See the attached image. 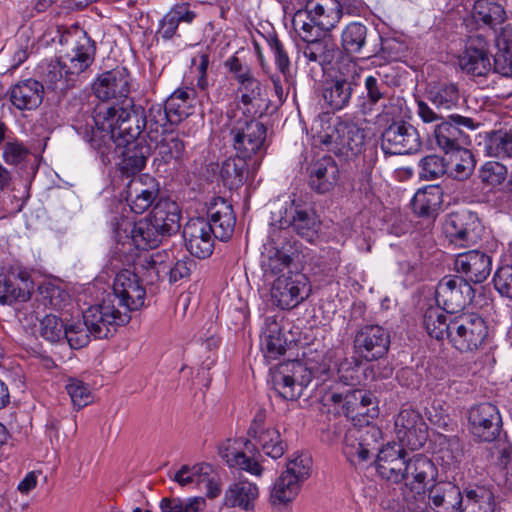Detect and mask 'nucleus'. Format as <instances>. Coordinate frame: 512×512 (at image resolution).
Returning a JSON list of instances; mask_svg holds the SVG:
<instances>
[{
    "label": "nucleus",
    "instance_id": "nucleus-8",
    "mask_svg": "<svg viewBox=\"0 0 512 512\" xmlns=\"http://www.w3.org/2000/svg\"><path fill=\"white\" fill-rule=\"evenodd\" d=\"M93 91L96 97L102 101L110 99H122L112 106H99L95 110L97 114L100 110L110 108L120 109L128 108L134 113H141L134 109V102L128 97L130 92V75L126 68H115L102 73L93 85ZM96 115H94L95 117Z\"/></svg>",
    "mask_w": 512,
    "mask_h": 512
},
{
    "label": "nucleus",
    "instance_id": "nucleus-55",
    "mask_svg": "<svg viewBox=\"0 0 512 512\" xmlns=\"http://www.w3.org/2000/svg\"><path fill=\"white\" fill-rule=\"evenodd\" d=\"M156 149L165 163H169L171 160L180 161L185 153L184 142L173 132L165 133L157 143Z\"/></svg>",
    "mask_w": 512,
    "mask_h": 512
},
{
    "label": "nucleus",
    "instance_id": "nucleus-20",
    "mask_svg": "<svg viewBox=\"0 0 512 512\" xmlns=\"http://www.w3.org/2000/svg\"><path fill=\"white\" fill-rule=\"evenodd\" d=\"M436 469L430 459L423 455H415L407 459L403 470V482L410 491L406 494L408 501L424 499L426 484L434 480Z\"/></svg>",
    "mask_w": 512,
    "mask_h": 512
},
{
    "label": "nucleus",
    "instance_id": "nucleus-42",
    "mask_svg": "<svg viewBox=\"0 0 512 512\" xmlns=\"http://www.w3.org/2000/svg\"><path fill=\"white\" fill-rule=\"evenodd\" d=\"M498 51L492 69L505 77H512V25L503 27L495 38Z\"/></svg>",
    "mask_w": 512,
    "mask_h": 512
},
{
    "label": "nucleus",
    "instance_id": "nucleus-26",
    "mask_svg": "<svg viewBox=\"0 0 512 512\" xmlns=\"http://www.w3.org/2000/svg\"><path fill=\"white\" fill-rule=\"evenodd\" d=\"M287 234V231L283 229H274L270 235L271 243L269 247H266V252L262 255L261 266L265 276H279L286 274L287 270L292 262V246L282 244L280 241L281 237Z\"/></svg>",
    "mask_w": 512,
    "mask_h": 512
},
{
    "label": "nucleus",
    "instance_id": "nucleus-15",
    "mask_svg": "<svg viewBox=\"0 0 512 512\" xmlns=\"http://www.w3.org/2000/svg\"><path fill=\"white\" fill-rule=\"evenodd\" d=\"M112 289V300H117L118 308L126 314L139 310L145 304L146 290L138 275L130 270L125 269L116 274Z\"/></svg>",
    "mask_w": 512,
    "mask_h": 512
},
{
    "label": "nucleus",
    "instance_id": "nucleus-23",
    "mask_svg": "<svg viewBox=\"0 0 512 512\" xmlns=\"http://www.w3.org/2000/svg\"><path fill=\"white\" fill-rule=\"evenodd\" d=\"M471 433L481 441L495 440L501 429L502 420L498 408L491 403H481L469 411Z\"/></svg>",
    "mask_w": 512,
    "mask_h": 512
},
{
    "label": "nucleus",
    "instance_id": "nucleus-57",
    "mask_svg": "<svg viewBox=\"0 0 512 512\" xmlns=\"http://www.w3.org/2000/svg\"><path fill=\"white\" fill-rule=\"evenodd\" d=\"M508 176L507 167L499 161H487L479 169L481 182L491 188L502 185Z\"/></svg>",
    "mask_w": 512,
    "mask_h": 512
},
{
    "label": "nucleus",
    "instance_id": "nucleus-49",
    "mask_svg": "<svg viewBox=\"0 0 512 512\" xmlns=\"http://www.w3.org/2000/svg\"><path fill=\"white\" fill-rule=\"evenodd\" d=\"M219 454L229 467L238 468L255 476H261L263 473V467L258 461L233 447L230 441L227 445L220 447Z\"/></svg>",
    "mask_w": 512,
    "mask_h": 512
},
{
    "label": "nucleus",
    "instance_id": "nucleus-16",
    "mask_svg": "<svg viewBox=\"0 0 512 512\" xmlns=\"http://www.w3.org/2000/svg\"><path fill=\"white\" fill-rule=\"evenodd\" d=\"M390 346V335L379 325H364L359 328L353 339V350L358 358L375 361L384 357Z\"/></svg>",
    "mask_w": 512,
    "mask_h": 512
},
{
    "label": "nucleus",
    "instance_id": "nucleus-28",
    "mask_svg": "<svg viewBox=\"0 0 512 512\" xmlns=\"http://www.w3.org/2000/svg\"><path fill=\"white\" fill-rule=\"evenodd\" d=\"M389 94V86L386 75L375 71L364 78V90L357 97L356 108L360 115L371 116L376 111L377 105L386 100Z\"/></svg>",
    "mask_w": 512,
    "mask_h": 512
},
{
    "label": "nucleus",
    "instance_id": "nucleus-6",
    "mask_svg": "<svg viewBox=\"0 0 512 512\" xmlns=\"http://www.w3.org/2000/svg\"><path fill=\"white\" fill-rule=\"evenodd\" d=\"M229 136L238 156L250 159L265 151L266 126L259 117L227 116Z\"/></svg>",
    "mask_w": 512,
    "mask_h": 512
},
{
    "label": "nucleus",
    "instance_id": "nucleus-32",
    "mask_svg": "<svg viewBox=\"0 0 512 512\" xmlns=\"http://www.w3.org/2000/svg\"><path fill=\"white\" fill-rule=\"evenodd\" d=\"M260 496L256 483L248 479H238L226 489L223 505L228 508H239L246 512H253Z\"/></svg>",
    "mask_w": 512,
    "mask_h": 512
},
{
    "label": "nucleus",
    "instance_id": "nucleus-3",
    "mask_svg": "<svg viewBox=\"0 0 512 512\" xmlns=\"http://www.w3.org/2000/svg\"><path fill=\"white\" fill-rule=\"evenodd\" d=\"M416 113L424 124L431 125L435 143L445 154L467 144L468 136L463 128L475 130L478 127L472 118L459 114L444 118L423 100L417 101Z\"/></svg>",
    "mask_w": 512,
    "mask_h": 512
},
{
    "label": "nucleus",
    "instance_id": "nucleus-53",
    "mask_svg": "<svg viewBox=\"0 0 512 512\" xmlns=\"http://www.w3.org/2000/svg\"><path fill=\"white\" fill-rule=\"evenodd\" d=\"M367 27L360 22L349 23L342 31L341 45L347 53H360L366 45Z\"/></svg>",
    "mask_w": 512,
    "mask_h": 512
},
{
    "label": "nucleus",
    "instance_id": "nucleus-59",
    "mask_svg": "<svg viewBox=\"0 0 512 512\" xmlns=\"http://www.w3.org/2000/svg\"><path fill=\"white\" fill-rule=\"evenodd\" d=\"M210 470V464L198 463L193 466L183 465L173 477L180 486L195 484L201 488L202 477Z\"/></svg>",
    "mask_w": 512,
    "mask_h": 512
},
{
    "label": "nucleus",
    "instance_id": "nucleus-22",
    "mask_svg": "<svg viewBox=\"0 0 512 512\" xmlns=\"http://www.w3.org/2000/svg\"><path fill=\"white\" fill-rule=\"evenodd\" d=\"M460 68L474 76H485L492 70L489 54V43L483 35H471L465 50L459 56Z\"/></svg>",
    "mask_w": 512,
    "mask_h": 512
},
{
    "label": "nucleus",
    "instance_id": "nucleus-61",
    "mask_svg": "<svg viewBox=\"0 0 512 512\" xmlns=\"http://www.w3.org/2000/svg\"><path fill=\"white\" fill-rule=\"evenodd\" d=\"M40 335L51 343L64 340L65 325L61 318L56 315L49 314L43 317L39 325Z\"/></svg>",
    "mask_w": 512,
    "mask_h": 512
},
{
    "label": "nucleus",
    "instance_id": "nucleus-24",
    "mask_svg": "<svg viewBox=\"0 0 512 512\" xmlns=\"http://www.w3.org/2000/svg\"><path fill=\"white\" fill-rule=\"evenodd\" d=\"M159 195V184L148 174L133 177L127 184L126 201L131 211L144 213Z\"/></svg>",
    "mask_w": 512,
    "mask_h": 512
},
{
    "label": "nucleus",
    "instance_id": "nucleus-50",
    "mask_svg": "<svg viewBox=\"0 0 512 512\" xmlns=\"http://www.w3.org/2000/svg\"><path fill=\"white\" fill-rule=\"evenodd\" d=\"M473 16L477 21L495 29L506 20L503 6L491 0H477L473 6Z\"/></svg>",
    "mask_w": 512,
    "mask_h": 512
},
{
    "label": "nucleus",
    "instance_id": "nucleus-35",
    "mask_svg": "<svg viewBox=\"0 0 512 512\" xmlns=\"http://www.w3.org/2000/svg\"><path fill=\"white\" fill-rule=\"evenodd\" d=\"M305 8L311 22L321 31H330L342 17V6L338 0H308Z\"/></svg>",
    "mask_w": 512,
    "mask_h": 512
},
{
    "label": "nucleus",
    "instance_id": "nucleus-54",
    "mask_svg": "<svg viewBox=\"0 0 512 512\" xmlns=\"http://www.w3.org/2000/svg\"><path fill=\"white\" fill-rule=\"evenodd\" d=\"M30 298L27 282L15 283L4 274H0V304L25 302Z\"/></svg>",
    "mask_w": 512,
    "mask_h": 512
},
{
    "label": "nucleus",
    "instance_id": "nucleus-11",
    "mask_svg": "<svg viewBox=\"0 0 512 512\" xmlns=\"http://www.w3.org/2000/svg\"><path fill=\"white\" fill-rule=\"evenodd\" d=\"M83 319L95 338L104 339L113 335L118 326L128 323L130 315L116 307L108 296L102 303L89 307L83 313Z\"/></svg>",
    "mask_w": 512,
    "mask_h": 512
},
{
    "label": "nucleus",
    "instance_id": "nucleus-64",
    "mask_svg": "<svg viewBox=\"0 0 512 512\" xmlns=\"http://www.w3.org/2000/svg\"><path fill=\"white\" fill-rule=\"evenodd\" d=\"M292 23L304 42L308 40H315V38L320 36V33L318 32L319 29L315 23L311 22L306 8L305 10H298L294 14Z\"/></svg>",
    "mask_w": 512,
    "mask_h": 512
},
{
    "label": "nucleus",
    "instance_id": "nucleus-18",
    "mask_svg": "<svg viewBox=\"0 0 512 512\" xmlns=\"http://www.w3.org/2000/svg\"><path fill=\"white\" fill-rule=\"evenodd\" d=\"M395 434L399 445L417 450L423 447L427 440L428 427L417 410L403 408L395 418Z\"/></svg>",
    "mask_w": 512,
    "mask_h": 512
},
{
    "label": "nucleus",
    "instance_id": "nucleus-44",
    "mask_svg": "<svg viewBox=\"0 0 512 512\" xmlns=\"http://www.w3.org/2000/svg\"><path fill=\"white\" fill-rule=\"evenodd\" d=\"M484 152L493 158H512V128L488 132L484 138Z\"/></svg>",
    "mask_w": 512,
    "mask_h": 512
},
{
    "label": "nucleus",
    "instance_id": "nucleus-37",
    "mask_svg": "<svg viewBox=\"0 0 512 512\" xmlns=\"http://www.w3.org/2000/svg\"><path fill=\"white\" fill-rule=\"evenodd\" d=\"M427 100L437 111H451L460 107L461 93L459 86L450 81H436L426 89Z\"/></svg>",
    "mask_w": 512,
    "mask_h": 512
},
{
    "label": "nucleus",
    "instance_id": "nucleus-56",
    "mask_svg": "<svg viewBox=\"0 0 512 512\" xmlns=\"http://www.w3.org/2000/svg\"><path fill=\"white\" fill-rule=\"evenodd\" d=\"M38 292V301L52 309H61L70 300V295L64 289L52 283L42 284Z\"/></svg>",
    "mask_w": 512,
    "mask_h": 512
},
{
    "label": "nucleus",
    "instance_id": "nucleus-40",
    "mask_svg": "<svg viewBox=\"0 0 512 512\" xmlns=\"http://www.w3.org/2000/svg\"><path fill=\"white\" fill-rule=\"evenodd\" d=\"M352 92V83L347 79H331L323 87L322 98L328 108L339 111L349 104Z\"/></svg>",
    "mask_w": 512,
    "mask_h": 512
},
{
    "label": "nucleus",
    "instance_id": "nucleus-60",
    "mask_svg": "<svg viewBox=\"0 0 512 512\" xmlns=\"http://www.w3.org/2000/svg\"><path fill=\"white\" fill-rule=\"evenodd\" d=\"M90 328L86 325L85 321H72L65 324V336L70 347L73 349H80L86 346L90 341Z\"/></svg>",
    "mask_w": 512,
    "mask_h": 512
},
{
    "label": "nucleus",
    "instance_id": "nucleus-29",
    "mask_svg": "<svg viewBox=\"0 0 512 512\" xmlns=\"http://www.w3.org/2000/svg\"><path fill=\"white\" fill-rule=\"evenodd\" d=\"M206 223H209L213 236L221 241L229 240L233 233L236 217L232 205L224 198H213L207 211Z\"/></svg>",
    "mask_w": 512,
    "mask_h": 512
},
{
    "label": "nucleus",
    "instance_id": "nucleus-7",
    "mask_svg": "<svg viewBox=\"0 0 512 512\" xmlns=\"http://www.w3.org/2000/svg\"><path fill=\"white\" fill-rule=\"evenodd\" d=\"M315 377L313 367L300 361H290L278 365L271 371V383L276 393L283 399L295 401Z\"/></svg>",
    "mask_w": 512,
    "mask_h": 512
},
{
    "label": "nucleus",
    "instance_id": "nucleus-10",
    "mask_svg": "<svg viewBox=\"0 0 512 512\" xmlns=\"http://www.w3.org/2000/svg\"><path fill=\"white\" fill-rule=\"evenodd\" d=\"M311 292L307 276L300 272L287 271L273 281L270 296L277 308L290 310L305 301Z\"/></svg>",
    "mask_w": 512,
    "mask_h": 512
},
{
    "label": "nucleus",
    "instance_id": "nucleus-14",
    "mask_svg": "<svg viewBox=\"0 0 512 512\" xmlns=\"http://www.w3.org/2000/svg\"><path fill=\"white\" fill-rule=\"evenodd\" d=\"M421 145L418 130L405 121H394L381 136V148L385 154H413L419 151Z\"/></svg>",
    "mask_w": 512,
    "mask_h": 512
},
{
    "label": "nucleus",
    "instance_id": "nucleus-4",
    "mask_svg": "<svg viewBox=\"0 0 512 512\" xmlns=\"http://www.w3.org/2000/svg\"><path fill=\"white\" fill-rule=\"evenodd\" d=\"M195 267L193 259L179 258L174 249H164L140 257L136 269L147 283L154 284L165 277L170 283L186 279Z\"/></svg>",
    "mask_w": 512,
    "mask_h": 512
},
{
    "label": "nucleus",
    "instance_id": "nucleus-2",
    "mask_svg": "<svg viewBox=\"0 0 512 512\" xmlns=\"http://www.w3.org/2000/svg\"><path fill=\"white\" fill-rule=\"evenodd\" d=\"M311 133L315 147L346 159L358 155L365 143V133L362 128L329 113L320 114L314 119Z\"/></svg>",
    "mask_w": 512,
    "mask_h": 512
},
{
    "label": "nucleus",
    "instance_id": "nucleus-62",
    "mask_svg": "<svg viewBox=\"0 0 512 512\" xmlns=\"http://www.w3.org/2000/svg\"><path fill=\"white\" fill-rule=\"evenodd\" d=\"M419 167V176L424 180H434L447 173L446 161L435 154L422 158Z\"/></svg>",
    "mask_w": 512,
    "mask_h": 512
},
{
    "label": "nucleus",
    "instance_id": "nucleus-9",
    "mask_svg": "<svg viewBox=\"0 0 512 512\" xmlns=\"http://www.w3.org/2000/svg\"><path fill=\"white\" fill-rule=\"evenodd\" d=\"M451 331L448 340L461 352L478 350L488 336V328L482 317L463 313L451 317Z\"/></svg>",
    "mask_w": 512,
    "mask_h": 512
},
{
    "label": "nucleus",
    "instance_id": "nucleus-1",
    "mask_svg": "<svg viewBox=\"0 0 512 512\" xmlns=\"http://www.w3.org/2000/svg\"><path fill=\"white\" fill-rule=\"evenodd\" d=\"M96 129L93 131L92 144L102 154L114 151L120 158L118 166L127 176L135 175L146 165L150 147L142 138H138L144 129L141 113L128 108H110L100 110L93 117Z\"/></svg>",
    "mask_w": 512,
    "mask_h": 512
},
{
    "label": "nucleus",
    "instance_id": "nucleus-25",
    "mask_svg": "<svg viewBox=\"0 0 512 512\" xmlns=\"http://www.w3.org/2000/svg\"><path fill=\"white\" fill-rule=\"evenodd\" d=\"M95 54V41L86 31L81 30L71 51L60 57L61 63L65 68V74L79 75L94 62Z\"/></svg>",
    "mask_w": 512,
    "mask_h": 512
},
{
    "label": "nucleus",
    "instance_id": "nucleus-52",
    "mask_svg": "<svg viewBox=\"0 0 512 512\" xmlns=\"http://www.w3.org/2000/svg\"><path fill=\"white\" fill-rule=\"evenodd\" d=\"M261 341L266 358L274 360L286 352L287 342L276 322L267 325Z\"/></svg>",
    "mask_w": 512,
    "mask_h": 512
},
{
    "label": "nucleus",
    "instance_id": "nucleus-17",
    "mask_svg": "<svg viewBox=\"0 0 512 512\" xmlns=\"http://www.w3.org/2000/svg\"><path fill=\"white\" fill-rule=\"evenodd\" d=\"M435 293L437 305L449 314L464 309L474 296L472 286L460 276L443 277Z\"/></svg>",
    "mask_w": 512,
    "mask_h": 512
},
{
    "label": "nucleus",
    "instance_id": "nucleus-12",
    "mask_svg": "<svg viewBox=\"0 0 512 512\" xmlns=\"http://www.w3.org/2000/svg\"><path fill=\"white\" fill-rule=\"evenodd\" d=\"M443 231L455 246L469 247L476 245L482 239L484 226L476 213L460 210L446 217Z\"/></svg>",
    "mask_w": 512,
    "mask_h": 512
},
{
    "label": "nucleus",
    "instance_id": "nucleus-38",
    "mask_svg": "<svg viewBox=\"0 0 512 512\" xmlns=\"http://www.w3.org/2000/svg\"><path fill=\"white\" fill-rule=\"evenodd\" d=\"M148 217L163 236H169L180 228L179 207L169 199L159 200Z\"/></svg>",
    "mask_w": 512,
    "mask_h": 512
},
{
    "label": "nucleus",
    "instance_id": "nucleus-30",
    "mask_svg": "<svg viewBox=\"0 0 512 512\" xmlns=\"http://www.w3.org/2000/svg\"><path fill=\"white\" fill-rule=\"evenodd\" d=\"M457 273L462 274L467 282L482 283L490 275L491 257L478 250H470L459 254L454 263Z\"/></svg>",
    "mask_w": 512,
    "mask_h": 512
},
{
    "label": "nucleus",
    "instance_id": "nucleus-31",
    "mask_svg": "<svg viewBox=\"0 0 512 512\" xmlns=\"http://www.w3.org/2000/svg\"><path fill=\"white\" fill-rule=\"evenodd\" d=\"M406 461L404 446L388 443L378 452L376 469L382 478L399 483L403 480V470Z\"/></svg>",
    "mask_w": 512,
    "mask_h": 512
},
{
    "label": "nucleus",
    "instance_id": "nucleus-58",
    "mask_svg": "<svg viewBox=\"0 0 512 512\" xmlns=\"http://www.w3.org/2000/svg\"><path fill=\"white\" fill-rule=\"evenodd\" d=\"M65 390L71 399L72 405L77 409L84 408L93 401L90 386L77 378H69Z\"/></svg>",
    "mask_w": 512,
    "mask_h": 512
},
{
    "label": "nucleus",
    "instance_id": "nucleus-48",
    "mask_svg": "<svg viewBox=\"0 0 512 512\" xmlns=\"http://www.w3.org/2000/svg\"><path fill=\"white\" fill-rule=\"evenodd\" d=\"M445 312L442 307L437 305L429 307L424 314L423 325L427 333L437 340L449 338L451 318L448 319Z\"/></svg>",
    "mask_w": 512,
    "mask_h": 512
},
{
    "label": "nucleus",
    "instance_id": "nucleus-19",
    "mask_svg": "<svg viewBox=\"0 0 512 512\" xmlns=\"http://www.w3.org/2000/svg\"><path fill=\"white\" fill-rule=\"evenodd\" d=\"M380 434V430L374 426L349 429L343 442V453L347 460L353 465L366 461L378 449Z\"/></svg>",
    "mask_w": 512,
    "mask_h": 512
},
{
    "label": "nucleus",
    "instance_id": "nucleus-39",
    "mask_svg": "<svg viewBox=\"0 0 512 512\" xmlns=\"http://www.w3.org/2000/svg\"><path fill=\"white\" fill-rule=\"evenodd\" d=\"M288 217L289 219L286 222L292 226L300 237L308 242H312L318 235L320 221L311 208L296 205L292 202Z\"/></svg>",
    "mask_w": 512,
    "mask_h": 512
},
{
    "label": "nucleus",
    "instance_id": "nucleus-41",
    "mask_svg": "<svg viewBox=\"0 0 512 512\" xmlns=\"http://www.w3.org/2000/svg\"><path fill=\"white\" fill-rule=\"evenodd\" d=\"M443 201V192L439 186L428 185L419 189L413 199L412 208L420 217H434Z\"/></svg>",
    "mask_w": 512,
    "mask_h": 512
},
{
    "label": "nucleus",
    "instance_id": "nucleus-45",
    "mask_svg": "<svg viewBox=\"0 0 512 512\" xmlns=\"http://www.w3.org/2000/svg\"><path fill=\"white\" fill-rule=\"evenodd\" d=\"M300 484L290 474L281 473L275 480L269 501L274 507H284L290 504L300 491Z\"/></svg>",
    "mask_w": 512,
    "mask_h": 512
},
{
    "label": "nucleus",
    "instance_id": "nucleus-46",
    "mask_svg": "<svg viewBox=\"0 0 512 512\" xmlns=\"http://www.w3.org/2000/svg\"><path fill=\"white\" fill-rule=\"evenodd\" d=\"M246 159L236 154V157H229L222 162L220 178L224 186L237 189L244 184L248 174Z\"/></svg>",
    "mask_w": 512,
    "mask_h": 512
},
{
    "label": "nucleus",
    "instance_id": "nucleus-36",
    "mask_svg": "<svg viewBox=\"0 0 512 512\" xmlns=\"http://www.w3.org/2000/svg\"><path fill=\"white\" fill-rule=\"evenodd\" d=\"M9 95L12 105L18 110H34L43 101L44 86L34 79L22 80L10 89Z\"/></svg>",
    "mask_w": 512,
    "mask_h": 512
},
{
    "label": "nucleus",
    "instance_id": "nucleus-33",
    "mask_svg": "<svg viewBox=\"0 0 512 512\" xmlns=\"http://www.w3.org/2000/svg\"><path fill=\"white\" fill-rule=\"evenodd\" d=\"M308 173L309 185L318 193L331 191L337 185L340 174L338 165L330 156H323L312 162Z\"/></svg>",
    "mask_w": 512,
    "mask_h": 512
},
{
    "label": "nucleus",
    "instance_id": "nucleus-43",
    "mask_svg": "<svg viewBox=\"0 0 512 512\" xmlns=\"http://www.w3.org/2000/svg\"><path fill=\"white\" fill-rule=\"evenodd\" d=\"M459 512H496L492 491L484 486L467 488Z\"/></svg>",
    "mask_w": 512,
    "mask_h": 512
},
{
    "label": "nucleus",
    "instance_id": "nucleus-5",
    "mask_svg": "<svg viewBox=\"0 0 512 512\" xmlns=\"http://www.w3.org/2000/svg\"><path fill=\"white\" fill-rule=\"evenodd\" d=\"M321 401L324 405L330 403L341 406L343 413L353 420L358 419L369 423L378 415L376 398L370 391L364 389L347 390L346 392L337 391L332 385L323 383L317 386Z\"/></svg>",
    "mask_w": 512,
    "mask_h": 512
},
{
    "label": "nucleus",
    "instance_id": "nucleus-21",
    "mask_svg": "<svg viewBox=\"0 0 512 512\" xmlns=\"http://www.w3.org/2000/svg\"><path fill=\"white\" fill-rule=\"evenodd\" d=\"M248 435L272 459L281 458L287 450V444L281 438L279 430L266 424V414L263 411L255 414Z\"/></svg>",
    "mask_w": 512,
    "mask_h": 512
},
{
    "label": "nucleus",
    "instance_id": "nucleus-63",
    "mask_svg": "<svg viewBox=\"0 0 512 512\" xmlns=\"http://www.w3.org/2000/svg\"><path fill=\"white\" fill-rule=\"evenodd\" d=\"M306 44L302 49L303 56L307 63H315L321 67L329 62V50L327 44L323 40L315 38V40L305 41Z\"/></svg>",
    "mask_w": 512,
    "mask_h": 512
},
{
    "label": "nucleus",
    "instance_id": "nucleus-51",
    "mask_svg": "<svg viewBox=\"0 0 512 512\" xmlns=\"http://www.w3.org/2000/svg\"><path fill=\"white\" fill-rule=\"evenodd\" d=\"M163 237L149 217L136 222L131 230V239L138 249L153 248Z\"/></svg>",
    "mask_w": 512,
    "mask_h": 512
},
{
    "label": "nucleus",
    "instance_id": "nucleus-47",
    "mask_svg": "<svg viewBox=\"0 0 512 512\" xmlns=\"http://www.w3.org/2000/svg\"><path fill=\"white\" fill-rule=\"evenodd\" d=\"M446 161L447 173L458 180L467 179L475 168V160L472 152L460 147L450 151Z\"/></svg>",
    "mask_w": 512,
    "mask_h": 512
},
{
    "label": "nucleus",
    "instance_id": "nucleus-34",
    "mask_svg": "<svg viewBox=\"0 0 512 512\" xmlns=\"http://www.w3.org/2000/svg\"><path fill=\"white\" fill-rule=\"evenodd\" d=\"M463 496L456 484L452 482H439L429 490V506L435 512H459Z\"/></svg>",
    "mask_w": 512,
    "mask_h": 512
},
{
    "label": "nucleus",
    "instance_id": "nucleus-27",
    "mask_svg": "<svg viewBox=\"0 0 512 512\" xmlns=\"http://www.w3.org/2000/svg\"><path fill=\"white\" fill-rule=\"evenodd\" d=\"M187 250L198 258H207L213 252L214 240L209 223L202 217L190 219L183 229Z\"/></svg>",
    "mask_w": 512,
    "mask_h": 512
},
{
    "label": "nucleus",
    "instance_id": "nucleus-13",
    "mask_svg": "<svg viewBox=\"0 0 512 512\" xmlns=\"http://www.w3.org/2000/svg\"><path fill=\"white\" fill-rule=\"evenodd\" d=\"M237 88V98L227 110V116L261 117L268 108V99L261 82L252 77H241Z\"/></svg>",
    "mask_w": 512,
    "mask_h": 512
}]
</instances>
